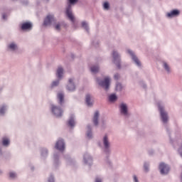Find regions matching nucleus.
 Listing matches in <instances>:
<instances>
[{"mask_svg":"<svg viewBox=\"0 0 182 182\" xmlns=\"http://www.w3.org/2000/svg\"><path fill=\"white\" fill-rule=\"evenodd\" d=\"M50 111L52 114H53V116L55 117H62V116H63V110L60 108V107L57 105H51Z\"/></svg>","mask_w":182,"mask_h":182,"instance_id":"0eeeda50","label":"nucleus"},{"mask_svg":"<svg viewBox=\"0 0 182 182\" xmlns=\"http://www.w3.org/2000/svg\"><path fill=\"white\" fill-rule=\"evenodd\" d=\"M41 157V159H46L48 157V154H49V151L47 148L43 147L40 149Z\"/></svg>","mask_w":182,"mask_h":182,"instance_id":"aec40b11","label":"nucleus"},{"mask_svg":"<svg viewBox=\"0 0 182 182\" xmlns=\"http://www.w3.org/2000/svg\"><path fill=\"white\" fill-rule=\"evenodd\" d=\"M132 178H133V182H140L139 181V178L136 175H133Z\"/></svg>","mask_w":182,"mask_h":182,"instance_id":"58836bf2","label":"nucleus"},{"mask_svg":"<svg viewBox=\"0 0 182 182\" xmlns=\"http://www.w3.org/2000/svg\"><path fill=\"white\" fill-rule=\"evenodd\" d=\"M99 65H93L90 67V71L92 73H97L99 72Z\"/></svg>","mask_w":182,"mask_h":182,"instance_id":"cd10ccee","label":"nucleus"},{"mask_svg":"<svg viewBox=\"0 0 182 182\" xmlns=\"http://www.w3.org/2000/svg\"><path fill=\"white\" fill-rule=\"evenodd\" d=\"M102 179L100 177H97L95 178V182H102Z\"/></svg>","mask_w":182,"mask_h":182,"instance_id":"a19ab883","label":"nucleus"},{"mask_svg":"<svg viewBox=\"0 0 182 182\" xmlns=\"http://www.w3.org/2000/svg\"><path fill=\"white\" fill-rule=\"evenodd\" d=\"M31 170H33V167H31Z\"/></svg>","mask_w":182,"mask_h":182,"instance_id":"de8ad7c7","label":"nucleus"},{"mask_svg":"<svg viewBox=\"0 0 182 182\" xmlns=\"http://www.w3.org/2000/svg\"><path fill=\"white\" fill-rule=\"evenodd\" d=\"M83 163L85 166L90 167L93 164V157L90 156V154L86 152L83 155Z\"/></svg>","mask_w":182,"mask_h":182,"instance_id":"9d476101","label":"nucleus"},{"mask_svg":"<svg viewBox=\"0 0 182 182\" xmlns=\"http://www.w3.org/2000/svg\"><path fill=\"white\" fill-rule=\"evenodd\" d=\"M9 178H11V180H15V178H16V177H18V173H16V172H15L14 171H11L9 173Z\"/></svg>","mask_w":182,"mask_h":182,"instance_id":"c756f323","label":"nucleus"},{"mask_svg":"<svg viewBox=\"0 0 182 182\" xmlns=\"http://www.w3.org/2000/svg\"><path fill=\"white\" fill-rule=\"evenodd\" d=\"M54 164L56 166L59 163V153H55L53 155Z\"/></svg>","mask_w":182,"mask_h":182,"instance_id":"7c9ffc66","label":"nucleus"},{"mask_svg":"<svg viewBox=\"0 0 182 182\" xmlns=\"http://www.w3.org/2000/svg\"><path fill=\"white\" fill-rule=\"evenodd\" d=\"M8 112V105L2 104L0 105V116H5Z\"/></svg>","mask_w":182,"mask_h":182,"instance_id":"6ab92c4d","label":"nucleus"},{"mask_svg":"<svg viewBox=\"0 0 182 182\" xmlns=\"http://www.w3.org/2000/svg\"><path fill=\"white\" fill-rule=\"evenodd\" d=\"M18 49H19L18 43L15 42H11L7 45V50L9 52H17Z\"/></svg>","mask_w":182,"mask_h":182,"instance_id":"4468645a","label":"nucleus"},{"mask_svg":"<svg viewBox=\"0 0 182 182\" xmlns=\"http://www.w3.org/2000/svg\"><path fill=\"white\" fill-rule=\"evenodd\" d=\"M177 143L179 146V147L178 149V154H179V156L182 158V139H179L177 141Z\"/></svg>","mask_w":182,"mask_h":182,"instance_id":"a878e982","label":"nucleus"},{"mask_svg":"<svg viewBox=\"0 0 182 182\" xmlns=\"http://www.w3.org/2000/svg\"><path fill=\"white\" fill-rule=\"evenodd\" d=\"M85 103L87 106H89L90 107L91 106H93V100H92V95L90 94H87L85 96Z\"/></svg>","mask_w":182,"mask_h":182,"instance_id":"412c9836","label":"nucleus"},{"mask_svg":"<svg viewBox=\"0 0 182 182\" xmlns=\"http://www.w3.org/2000/svg\"><path fill=\"white\" fill-rule=\"evenodd\" d=\"M77 2V0H69V3L68 4V6L66 8V15L68 18L74 23L75 26V16L73 15V13H72V6L74 5Z\"/></svg>","mask_w":182,"mask_h":182,"instance_id":"7ed1b4c3","label":"nucleus"},{"mask_svg":"<svg viewBox=\"0 0 182 182\" xmlns=\"http://www.w3.org/2000/svg\"><path fill=\"white\" fill-rule=\"evenodd\" d=\"M115 90L116 92H122V90H123V85H122V84L119 82H117Z\"/></svg>","mask_w":182,"mask_h":182,"instance_id":"2f4dec72","label":"nucleus"},{"mask_svg":"<svg viewBox=\"0 0 182 182\" xmlns=\"http://www.w3.org/2000/svg\"><path fill=\"white\" fill-rule=\"evenodd\" d=\"M68 126L70 129H73L76 126V121L75 119V115L72 114L68 122Z\"/></svg>","mask_w":182,"mask_h":182,"instance_id":"f3484780","label":"nucleus"},{"mask_svg":"<svg viewBox=\"0 0 182 182\" xmlns=\"http://www.w3.org/2000/svg\"><path fill=\"white\" fill-rule=\"evenodd\" d=\"M6 14H4L3 15H2V18H3V19H6Z\"/></svg>","mask_w":182,"mask_h":182,"instance_id":"c03bdc74","label":"nucleus"},{"mask_svg":"<svg viewBox=\"0 0 182 182\" xmlns=\"http://www.w3.org/2000/svg\"><path fill=\"white\" fill-rule=\"evenodd\" d=\"M112 62L116 65L118 69H120L122 68V65H120L121 59H120V53L116 50H114L112 53Z\"/></svg>","mask_w":182,"mask_h":182,"instance_id":"6e6552de","label":"nucleus"},{"mask_svg":"<svg viewBox=\"0 0 182 182\" xmlns=\"http://www.w3.org/2000/svg\"><path fill=\"white\" fill-rule=\"evenodd\" d=\"M4 156V152L2 151V147L0 146V157H2Z\"/></svg>","mask_w":182,"mask_h":182,"instance_id":"37998d69","label":"nucleus"},{"mask_svg":"<svg viewBox=\"0 0 182 182\" xmlns=\"http://www.w3.org/2000/svg\"><path fill=\"white\" fill-rule=\"evenodd\" d=\"M56 76L59 79H62V77H63V68L62 67H58L57 69Z\"/></svg>","mask_w":182,"mask_h":182,"instance_id":"393cba45","label":"nucleus"},{"mask_svg":"<svg viewBox=\"0 0 182 182\" xmlns=\"http://www.w3.org/2000/svg\"><path fill=\"white\" fill-rule=\"evenodd\" d=\"M144 87H146V85H144Z\"/></svg>","mask_w":182,"mask_h":182,"instance_id":"49530a36","label":"nucleus"},{"mask_svg":"<svg viewBox=\"0 0 182 182\" xmlns=\"http://www.w3.org/2000/svg\"><path fill=\"white\" fill-rule=\"evenodd\" d=\"M114 79H115V80H119V79H120V75H119V73L114 74Z\"/></svg>","mask_w":182,"mask_h":182,"instance_id":"ea45409f","label":"nucleus"},{"mask_svg":"<svg viewBox=\"0 0 182 182\" xmlns=\"http://www.w3.org/2000/svg\"><path fill=\"white\" fill-rule=\"evenodd\" d=\"M57 86H59V80H55L53 81L50 84L51 89H53L54 87H57Z\"/></svg>","mask_w":182,"mask_h":182,"instance_id":"72a5a7b5","label":"nucleus"},{"mask_svg":"<svg viewBox=\"0 0 182 182\" xmlns=\"http://www.w3.org/2000/svg\"><path fill=\"white\" fill-rule=\"evenodd\" d=\"M119 110L121 116L123 117H129L130 116V112H129V105L127 103L122 102L119 105Z\"/></svg>","mask_w":182,"mask_h":182,"instance_id":"423d86ee","label":"nucleus"},{"mask_svg":"<svg viewBox=\"0 0 182 182\" xmlns=\"http://www.w3.org/2000/svg\"><path fill=\"white\" fill-rule=\"evenodd\" d=\"M22 4H23V5H28V0H23Z\"/></svg>","mask_w":182,"mask_h":182,"instance_id":"79ce46f5","label":"nucleus"},{"mask_svg":"<svg viewBox=\"0 0 182 182\" xmlns=\"http://www.w3.org/2000/svg\"><path fill=\"white\" fill-rule=\"evenodd\" d=\"M43 25L45 26H50V25H53L56 31H60V23H56V18H55V16L52 14L46 16Z\"/></svg>","mask_w":182,"mask_h":182,"instance_id":"f257e3e1","label":"nucleus"},{"mask_svg":"<svg viewBox=\"0 0 182 182\" xmlns=\"http://www.w3.org/2000/svg\"><path fill=\"white\" fill-rule=\"evenodd\" d=\"M158 108L161 122L164 124H167V123H168V113L164 109V104L158 102Z\"/></svg>","mask_w":182,"mask_h":182,"instance_id":"f03ea898","label":"nucleus"},{"mask_svg":"<svg viewBox=\"0 0 182 182\" xmlns=\"http://www.w3.org/2000/svg\"><path fill=\"white\" fill-rule=\"evenodd\" d=\"M102 144L104 146V151L105 153H110V141H109L107 135L103 136Z\"/></svg>","mask_w":182,"mask_h":182,"instance_id":"9b49d317","label":"nucleus"},{"mask_svg":"<svg viewBox=\"0 0 182 182\" xmlns=\"http://www.w3.org/2000/svg\"><path fill=\"white\" fill-rule=\"evenodd\" d=\"M87 139H92V137H93V134L92 133V126L88 125L87 127Z\"/></svg>","mask_w":182,"mask_h":182,"instance_id":"bb28decb","label":"nucleus"},{"mask_svg":"<svg viewBox=\"0 0 182 182\" xmlns=\"http://www.w3.org/2000/svg\"><path fill=\"white\" fill-rule=\"evenodd\" d=\"M159 168L160 173L162 176H166V174H168V173L170 172V166L164 162H161L159 164Z\"/></svg>","mask_w":182,"mask_h":182,"instance_id":"1a4fd4ad","label":"nucleus"},{"mask_svg":"<svg viewBox=\"0 0 182 182\" xmlns=\"http://www.w3.org/2000/svg\"><path fill=\"white\" fill-rule=\"evenodd\" d=\"M1 144L4 147H9V144H11V139L8 137H3L1 140Z\"/></svg>","mask_w":182,"mask_h":182,"instance_id":"b1692460","label":"nucleus"},{"mask_svg":"<svg viewBox=\"0 0 182 182\" xmlns=\"http://www.w3.org/2000/svg\"><path fill=\"white\" fill-rule=\"evenodd\" d=\"M178 15H180V11L177 9L172 10L166 14V18H168L169 19H171L172 18H176V16H178Z\"/></svg>","mask_w":182,"mask_h":182,"instance_id":"2eb2a0df","label":"nucleus"},{"mask_svg":"<svg viewBox=\"0 0 182 182\" xmlns=\"http://www.w3.org/2000/svg\"><path fill=\"white\" fill-rule=\"evenodd\" d=\"M112 79L110 77H105L103 80H101L99 78H97V82L100 86L102 87L105 90H109V87H110V82Z\"/></svg>","mask_w":182,"mask_h":182,"instance_id":"39448f33","label":"nucleus"},{"mask_svg":"<svg viewBox=\"0 0 182 182\" xmlns=\"http://www.w3.org/2000/svg\"><path fill=\"white\" fill-rule=\"evenodd\" d=\"M127 53L130 56L134 65L137 68H141V61L137 58L134 52L130 49H127Z\"/></svg>","mask_w":182,"mask_h":182,"instance_id":"20e7f679","label":"nucleus"},{"mask_svg":"<svg viewBox=\"0 0 182 182\" xmlns=\"http://www.w3.org/2000/svg\"><path fill=\"white\" fill-rule=\"evenodd\" d=\"M66 163L68 166H73L75 164V161L71 158H68L66 159Z\"/></svg>","mask_w":182,"mask_h":182,"instance_id":"f704fd0d","label":"nucleus"},{"mask_svg":"<svg viewBox=\"0 0 182 182\" xmlns=\"http://www.w3.org/2000/svg\"><path fill=\"white\" fill-rule=\"evenodd\" d=\"M57 100L59 103L62 106L63 103H65V94L62 92H60L57 94Z\"/></svg>","mask_w":182,"mask_h":182,"instance_id":"a211bd4d","label":"nucleus"},{"mask_svg":"<svg viewBox=\"0 0 182 182\" xmlns=\"http://www.w3.org/2000/svg\"><path fill=\"white\" fill-rule=\"evenodd\" d=\"M99 116H100V114H99V112L96 111L94 113V116L92 118V122H93L95 126H97V124H99Z\"/></svg>","mask_w":182,"mask_h":182,"instance_id":"5701e85b","label":"nucleus"},{"mask_svg":"<svg viewBox=\"0 0 182 182\" xmlns=\"http://www.w3.org/2000/svg\"><path fill=\"white\" fill-rule=\"evenodd\" d=\"M116 100H117V95H116V94H111L109 96V102H110L111 103H114Z\"/></svg>","mask_w":182,"mask_h":182,"instance_id":"c85d7f7f","label":"nucleus"},{"mask_svg":"<svg viewBox=\"0 0 182 182\" xmlns=\"http://www.w3.org/2000/svg\"><path fill=\"white\" fill-rule=\"evenodd\" d=\"M66 145L65 144V141L62 139H59L55 144V149L58 150V151H65V149Z\"/></svg>","mask_w":182,"mask_h":182,"instance_id":"f8f14e48","label":"nucleus"},{"mask_svg":"<svg viewBox=\"0 0 182 182\" xmlns=\"http://www.w3.org/2000/svg\"><path fill=\"white\" fill-rule=\"evenodd\" d=\"M66 90L68 92H75L76 90V85H75V78H70L68 83L66 85Z\"/></svg>","mask_w":182,"mask_h":182,"instance_id":"ddd939ff","label":"nucleus"},{"mask_svg":"<svg viewBox=\"0 0 182 182\" xmlns=\"http://www.w3.org/2000/svg\"><path fill=\"white\" fill-rule=\"evenodd\" d=\"M32 23L28 21V22H23L21 24V31H31L32 29Z\"/></svg>","mask_w":182,"mask_h":182,"instance_id":"dca6fc26","label":"nucleus"},{"mask_svg":"<svg viewBox=\"0 0 182 182\" xmlns=\"http://www.w3.org/2000/svg\"><path fill=\"white\" fill-rule=\"evenodd\" d=\"M162 68L167 73H171V68L170 67V64H168V63L164 61L162 63Z\"/></svg>","mask_w":182,"mask_h":182,"instance_id":"4be33fe9","label":"nucleus"},{"mask_svg":"<svg viewBox=\"0 0 182 182\" xmlns=\"http://www.w3.org/2000/svg\"><path fill=\"white\" fill-rule=\"evenodd\" d=\"M47 182H55V176L50 174L48 178Z\"/></svg>","mask_w":182,"mask_h":182,"instance_id":"4c0bfd02","label":"nucleus"},{"mask_svg":"<svg viewBox=\"0 0 182 182\" xmlns=\"http://www.w3.org/2000/svg\"><path fill=\"white\" fill-rule=\"evenodd\" d=\"M2 173H4V171H2V169H0V174H2Z\"/></svg>","mask_w":182,"mask_h":182,"instance_id":"a18cd8bd","label":"nucleus"},{"mask_svg":"<svg viewBox=\"0 0 182 182\" xmlns=\"http://www.w3.org/2000/svg\"><path fill=\"white\" fill-rule=\"evenodd\" d=\"M150 165L148 163L144 164V170L145 173H149Z\"/></svg>","mask_w":182,"mask_h":182,"instance_id":"c9c22d12","label":"nucleus"},{"mask_svg":"<svg viewBox=\"0 0 182 182\" xmlns=\"http://www.w3.org/2000/svg\"><path fill=\"white\" fill-rule=\"evenodd\" d=\"M82 27L87 31V32H89V23L87 21H82L81 23Z\"/></svg>","mask_w":182,"mask_h":182,"instance_id":"473e14b6","label":"nucleus"},{"mask_svg":"<svg viewBox=\"0 0 182 182\" xmlns=\"http://www.w3.org/2000/svg\"><path fill=\"white\" fill-rule=\"evenodd\" d=\"M109 8H110V6L109 5V3L108 2H105L104 4H103V9L105 11H109Z\"/></svg>","mask_w":182,"mask_h":182,"instance_id":"e433bc0d","label":"nucleus"}]
</instances>
